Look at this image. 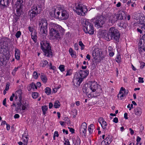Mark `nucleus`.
Returning a JSON list of instances; mask_svg holds the SVG:
<instances>
[{"label":"nucleus","instance_id":"a19ab883","mask_svg":"<svg viewBox=\"0 0 145 145\" xmlns=\"http://www.w3.org/2000/svg\"><path fill=\"white\" fill-rule=\"evenodd\" d=\"M67 73L65 75V76H71L72 73V71L71 69H68L67 70Z\"/></svg>","mask_w":145,"mask_h":145},{"label":"nucleus","instance_id":"49530a36","mask_svg":"<svg viewBox=\"0 0 145 145\" xmlns=\"http://www.w3.org/2000/svg\"><path fill=\"white\" fill-rule=\"evenodd\" d=\"M9 84H7L6 85V87L5 89L4 90L3 92V93L4 95H5L6 93V91H8L9 88Z\"/></svg>","mask_w":145,"mask_h":145},{"label":"nucleus","instance_id":"58836bf2","mask_svg":"<svg viewBox=\"0 0 145 145\" xmlns=\"http://www.w3.org/2000/svg\"><path fill=\"white\" fill-rule=\"evenodd\" d=\"M31 86H32L33 91H36V89H37V86L34 83H31Z\"/></svg>","mask_w":145,"mask_h":145},{"label":"nucleus","instance_id":"774afa93","mask_svg":"<svg viewBox=\"0 0 145 145\" xmlns=\"http://www.w3.org/2000/svg\"><path fill=\"white\" fill-rule=\"evenodd\" d=\"M31 37L35 42H37V36H33Z\"/></svg>","mask_w":145,"mask_h":145},{"label":"nucleus","instance_id":"1a4fd4ad","mask_svg":"<svg viewBox=\"0 0 145 145\" xmlns=\"http://www.w3.org/2000/svg\"><path fill=\"white\" fill-rule=\"evenodd\" d=\"M73 10L77 14L84 16L88 12L87 7L80 3L76 4Z\"/></svg>","mask_w":145,"mask_h":145},{"label":"nucleus","instance_id":"7c9ffc66","mask_svg":"<svg viewBox=\"0 0 145 145\" xmlns=\"http://www.w3.org/2000/svg\"><path fill=\"white\" fill-rule=\"evenodd\" d=\"M44 91L47 95H49L51 93V89L49 87H46L44 89Z\"/></svg>","mask_w":145,"mask_h":145},{"label":"nucleus","instance_id":"0eeeda50","mask_svg":"<svg viewBox=\"0 0 145 145\" xmlns=\"http://www.w3.org/2000/svg\"><path fill=\"white\" fill-rule=\"evenodd\" d=\"M40 27V33L43 36V39L46 38L47 34L48 23L45 18L42 19L39 24Z\"/></svg>","mask_w":145,"mask_h":145},{"label":"nucleus","instance_id":"4c0bfd02","mask_svg":"<svg viewBox=\"0 0 145 145\" xmlns=\"http://www.w3.org/2000/svg\"><path fill=\"white\" fill-rule=\"evenodd\" d=\"M117 97L118 99L121 100L124 99V97H125V96L124 95L123 93L120 94V93L118 94Z\"/></svg>","mask_w":145,"mask_h":145},{"label":"nucleus","instance_id":"603ef678","mask_svg":"<svg viewBox=\"0 0 145 145\" xmlns=\"http://www.w3.org/2000/svg\"><path fill=\"white\" fill-rule=\"evenodd\" d=\"M5 44L6 45H5L4 44H3V46H1L0 48V49H1L3 50V49H6L8 47V43H7H7H6Z\"/></svg>","mask_w":145,"mask_h":145},{"label":"nucleus","instance_id":"de8ad7c7","mask_svg":"<svg viewBox=\"0 0 145 145\" xmlns=\"http://www.w3.org/2000/svg\"><path fill=\"white\" fill-rule=\"evenodd\" d=\"M73 114L72 115H73V117L75 118L76 117V115L77 114V110L76 109H73L72 111Z\"/></svg>","mask_w":145,"mask_h":145},{"label":"nucleus","instance_id":"bf43d9fd","mask_svg":"<svg viewBox=\"0 0 145 145\" xmlns=\"http://www.w3.org/2000/svg\"><path fill=\"white\" fill-rule=\"evenodd\" d=\"M141 140V138L140 137H139V136L137 137V139L136 140V141H137V142L136 143V144L137 145H138V143Z\"/></svg>","mask_w":145,"mask_h":145},{"label":"nucleus","instance_id":"6ab92c4d","mask_svg":"<svg viewBox=\"0 0 145 145\" xmlns=\"http://www.w3.org/2000/svg\"><path fill=\"white\" fill-rule=\"evenodd\" d=\"M10 1V0H0V5L3 6L2 8H4L5 7L8 5Z\"/></svg>","mask_w":145,"mask_h":145},{"label":"nucleus","instance_id":"c85d7f7f","mask_svg":"<svg viewBox=\"0 0 145 145\" xmlns=\"http://www.w3.org/2000/svg\"><path fill=\"white\" fill-rule=\"evenodd\" d=\"M22 105L21 107V109L22 110H25L28 105L25 101H22Z\"/></svg>","mask_w":145,"mask_h":145},{"label":"nucleus","instance_id":"393cba45","mask_svg":"<svg viewBox=\"0 0 145 145\" xmlns=\"http://www.w3.org/2000/svg\"><path fill=\"white\" fill-rule=\"evenodd\" d=\"M108 49L109 53V55L110 57H113L114 55V51L113 48L109 46L108 47Z\"/></svg>","mask_w":145,"mask_h":145},{"label":"nucleus","instance_id":"052dcab7","mask_svg":"<svg viewBox=\"0 0 145 145\" xmlns=\"http://www.w3.org/2000/svg\"><path fill=\"white\" fill-rule=\"evenodd\" d=\"M28 29L29 31L31 33L33 32L34 30V29L32 27L29 26L28 27Z\"/></svg>","mask_w":145,"mask_h":145},{"label":"nucleus","instance_id":"c9c22d12","mask_svg":"<svg viewBox=\"0 0 145 145\" xmlns=\"http://www.w3.org/2000/svg\"><path fill=\"white\" fill-rule=\"evenodd\" d=\"M60 103L58 101H56L54 103V107L55 108H59L60 106Z\"/></svg>","mask_w":145,"mask_h":145},{"label":"nucleus","instance_id":"680f3d73","mask_svg":"<svg viewBox=\"0 0 145 145\" xmlns=\"http://www.w3.org/2000/svg\"><path fill=\"white\" fill-rule=\"evenodd\" d=\"M74 49L75 50H78V46L77 43H75L74 45Z\"/></svg>","mask_w":145,"mask_h":145},{"label":"nucleus","instance_id":"aec40b11","mask_svg":"<svg viewBox=\"0 0 145 145\" xmlns=\"http://www.w3.org/2000/svg\"><path fill=\"white\" fill-rule=\"evenodd\" d=\"M40 78L43 83L45 84L48 81V78L46 75L43 73L40 74Z\"/></svg>","mask_w":145,"mask_h":145},{"label":"nucleus","instance_id":"b1692460","mask_svg":"<svg viewBox=\"0 0 145 145\" xmlns=\"http://www.w3.org/2000/svg\"><path fill=\"white\" fill-rule=\"evenodd\" d=\"M100 52L99 50V49L97 48L95 49L93 51L92 55L93 57L95 58V57L99 56H100Z\"/></svg>","mask_w":145,"mask_h":145},{"label":"nucleus","instance_id":"4468645a","mask_svg":"<svg viewBox=\"0 0 145 145\" xmlns=\"http://www.w3.org/2000/svg\"><path fill=\"white\" fill-rule=\"evenodd\" d=\"M112 140V136L108 135L106 138L101 142V145H107L110 144Z\"/></svg>","mask_w":145,"mask_h":145},{"label":"nucleus","instance_id":"13d9d810","mask_svg":"<svg viewBox=\"0 0 145 145\" xmlns=\"http://www.w3.org/2000/svg\"><path fill=\"white\" fill-rule=\"evenodd\" d=\"M31 37L33 36H37L36 32L35 31H34L33 32L31 33Z\"/></svg>","mask_w":145,"mask_h":145},{"label":"nucleus","instance_id":"a878e982","mask_svg":"<svg viewBox=\"0 0 145 145\" xmlns=\"http://www.w3.org/2000/svg\"><path fill=\"white\" fill-rule=\"evenodd\" d=\"M48 63V62L46 60L43 59L40 61V67H44L47 65Z\"/></svg>","mask_w":145,"mask_h":145},{"label":"nucleus","instance_id":"2f4dec72","mask_svg":"<svg viewBox=\"0 0 145 145\" xmlns=\"http://www.w3.org/2000/svg\"><path fill=\"white\" fill-rule=\"evenodd\" d=\"M69 52L70 54L72 57H73L74 56H76V53L71 48L69 49Z\"/></svg>","mask_w":145,"mask_h":145},{"label":"nucleus","instance_id":"f257e3e1","mask_svg":"<svg viewBox=\"0 0 145 145\" xmlns=\"http://www.w3.org/2000/svg\"><path fill=\"white\" fill-rule=\"evenodd\" d=\"M103 37L107 41L113 40L118 42L120 38V34L117 29L112 27L110 28L108 33L103 34Z\"/></svg>","mask_w":145,"mask_h":145},{"label":"nucleus","instance_id":"5fc2aeb1","mask_svg":"<svg viewBox=\"0 0 145 145\" xmlns=\"http://www.w3.org/2000/svg\"><path fill=\"white\" fill-rule=\"evenodd\" d=\"M138 50L139 52V54H142L143 53L142 49V46H140L138 48Z\"/></svg>","mask_w":145,"mask_h":145},{"label":"nucleus","instance_id":"ddd939ff","mask_svg":"<svg viewBox=\"0 0 145 145\" xmlns=\"http://www.w3.org/2000/svg\"><path fill=\"white\" fill-rule=\"evenodd\" d=\"M98 121L104 132L108 130V128L107 127V123L103 118H100Z\"/></svg>","mask_w":145,"mask_h":145},{"label":"nucleus","instance_id":"864d4df0","mask_svg":"<svg viewBox=\"0 0 145 145\" xmlns=\"http://www.w3.org/2000/svg\"><path fill=\"white\" fill-rule=\"evenodd\" d=\"M135 1H136V0H132V1L131 6L133 7H135L137 5Z\"/></svg>","mask_w":145,"mask_h":145},{"label":"nucleus","instance_id":"20e7f679","mask_svg":"<svg viewBox=\"0 0 145 145\" xmlns=\"http://www.w3.org/2000/svg\"><path fill=\"white\" fill-rule=\"evenodd\" d=\"M55 17L60 18L62 20H66L69 17V14L63 5H60L52 11Z\"/></svg>","mask_w":145,"mask_h":145},{"label":"nucleus","instance_id":"a211bd4d","mask_svg":"<svg viewBox=\"0 0 145 145\" xmlns=\"http://www.w3.org/2000/svg\"><path fill=\"white\" fill-rule=\"evenodd\" d=\"M15 57L16 59L17 60H19L20 58V51L17 48H15Z\"/></svg>","mask_w":145,"mask_h":145},{"label":"nucleus","instance_id":"39448f33","mask_svg":"<svg viewBox=\"0 0 145 145\" xmlns=\"http://www.w3.org/2000/svg\"><path fill=\"white\" fill-rule=\"evenodd\" d=\"M40 45L44 55L48 57H52V53L49 42L47 41L43 40L40 42Z\"/></svg>","mask_w":145,"mask_h":145},{"label":"nucleus","instance_id":"ea45409f","mask_svg":"<svg viewBox=\"0 0 145 145\" xmlns=\"http://www.w3.org/2000/svg\"><path fill=\"white\" fill-rule=\"evenodd\" d=\"M65 66L63 65H61L58 68L60 71L63 72L65 71Z\"/></svg>","mask_w":145,"mask_h":145},{"label":"nucleus","instance_id":"f3484780","mask_svg":"<svg viewBox=\"0 0 145 145\" xmlns=\"http://www.w3.org/2000/svg\"><path fill=\"white\" fill-rule=\"evenodd\" d=\"M17 106H16L15 108V111L16 113H18L20 112L21 110V107L22 105V101H18L16 103Z\"/></svg>","mask_w":145,"mask_h":145},{"label":"nucleus","instance_id":"e2e57ef3","mask_svg":"<svg viewBox=\"0 0 145 145\" xmlns=\"http://www.w3.org/2000/svg\"><path fill=\"white\" fill-rule=\"evenodd\" d=\"M69 129V131L71 132L72 134H73L74 133V129L72 128L68 127Z\"/></svg>","mask_w":145,"mask_h":145},{"label":"nucleus","instance_id":"dca6fc26","mask_svg":"<svg viewBox=\"0 0 145 145\" xmlns=\"http://www.w3.org/2000/svg\"><path fill=\"white\" fill-rule=\"evenodd\" d=\"M134 112L136 115L139 117L142 114V110L140 107H138L134 109Z\"/></svg>","mask_w":145,"mask_h":145},{"label":"nucleus","instance_id":"69168bd1","mask_svg":"<svg viewBox=\"0 0 145 145\" xmlns=\"http://www.w3.org/2000/svg\"><path fill=\"white\" fill-rule=\"evenodd\" d=\"M19 16H17V15H15V16H14V20H15V22H17L18 19H19Z\"/></svg>","mask_w":145,"mask_h":145},{"label":"nucleus","instance_id":"72a5a7b5","mask_svg":"<svg viewBox=\"0 0 145 145\" xmlns=\"http://www.w3.org/2000/svg\"><path fill=\"white\" fill-rule=\"evenodd\" d=\"M87 131V129L80 127V132L81 134L85 135Z\"/></svg>","mask_w":145,"mask_h":145},{"label":"nucleus","instance_id":"6e6d98bb","mask_svg":"<svg viewBox=\"0 0 145 145\" xmlns=\"http://www.w3.org/2000/svg\"><path fill=\"white\" fill-rule=\"evenodd\" d=\"M138 83H143L144 82L143 78L141 77H139L138 78Z\"/></svg>","mask_w":145,"mask_h":145},{"label":"nucleus","instance_id":"37998d69","mask_svg":"<svg viewBox=\"0 0 145 145\" xmlns=\"http://www.w3.org/2000/svg\"><path fill=\"white\" fill-rule=\"evenodd\" d=\"M64 140L65 141L64 145H71L69 140L68 139H66V138L64 137Z\"/></svg>","mask_w":145,"mask_h":145},{"label":"nucleus","instance_id":"f8f14e48","mask_svg":"<svg viewBox=\"0 0 145 145\" xmlns=\"http://www.w3.org/2000/svg\"><path fill=\"white\" fill-rule=\"evenodd\" d=\"M82 91L89 97H92L91 93L92 92L90 86L88 87V85H84L83 86Z\"/></svg>","mask_w":145,"mask_h":145},{"label":"nucleus","instance_id":"cd10ccee","mask_svg":"<svg viewBox=\"0 0 145 145\" xmlns=\"http://www.w3.org/2000/svg\"><path fill=\"white\" fill-rule=\"evenodd\" d=\"M95 128V126L93 124H91L89 125L88 127V130L90 134H91L93 133Z\"/></svg>","mask_w":145,"mask_h":145},{"label":"nucleus","instance_id":"7ed1b4c3","mask_svg":"<svg viewBox=\"0 0 145 145\" xmlns=\"http://www.w3.org/2000/svg\"><path fill=\"white\" fill-rule=\"evenodd\" d=\"M89 72L88 70H80L76 72L73 80L74 85L75 86H80L84 79L88 75Z\"/></svg>","mask_w":145,"mask_h":145},{"label":"nucleus","instance_id":"bb28decb","mask_svg":"<svg viewBox=\"0 0 145 145\" xmlns=\"http://www.w3.org/2000/svg\"><path fill=\"white\" fill-rule=\"evenodd\" d=\"M115 61L118 63H120L121 61V58L120 53L118 52L116 58L115 59Z\"/></svg>","mask_w":145,"mask_h":145},{"label":"nucleus","instance_id":"4be33fe9","mask_svg":"<svg viewBox=\"0 0 145 145\" xmlns=\"http://www.w3.org/2000/svg\"><path fill=\"white\" fill-rule=\"evenodd\" d=\"M22 90L21 89H18L15 92V94L17 95L18 97V101H22Z\"/></svg>","mask_w":145,"mask_h":145},{"label":"nucleus","instance_id":"3c124183","mask_svg":"<svg viewBox=\"0 0 145 145\" xmlns=\"http://www.w3.org/2000/svg\"><path fill=\"white\" fill-rule=\"evenodd\" d=\"M9 40V38L6 37H3L2 39V40H3V44H5V43H6V42H7L8 40Z\"/></svg>","mask_w":145,"mask_h":145},{"label":"nucleus","instance_id":"f03ea898","mask_svg":"<svg viewBox=\"0 0 145 145\" xmlns=\"http://www.w3.org/2000/svg\"><path fill=\"white\" fill-rule=\"evenodd\" d=\"M63 29L60 25L57 24H53L52 25V27L50 28L49 34L53 40H56L58 39L61 38L60 33H62L63 34Z\"/></svg>","mask_w":145,"mask_h":145},{"label":"nucleus","instance_id":"473e14b6","mask_svg":"<svg viewBox=\"0 0 145 145\" xmlns=\"http://www.w3.org/2000/svg\"><path fill=\"white\" fill-rule=\"evenodd\" d=\"M31 96L33 99H35L39 97V94L37 92H33L32 93Z\"/></svg>","mask_w":145,"mask_h":145},{"label":"nucleus","instance_id":"f704fd0d","mask_svg":"<svg viewBox=\"0 0 145 145\" xmlns=\"http://www.w3.org/2000/svg\"><path fill=\"white\" fill-rule=\"evenodd\" d=\"M41 108L43 115H45L46 114V112L47 111L48 109L47 106H42Z\"/></svg>","mask_w":145,"mask_h":145},{"label":"nucleus","instance_id":"338daca9","mask_svg":"<svg viewBox=\"0 0 145 145\" xmlns=\"http://www.w3.org/2000/svg\"><path fill=\"white\" fill-rule=\"evenodd\" d=\"M125 89L123 87H121L120 88L119 92V93H120V94L123 93V92H122V91H125Z\"/></svg>","mask_w":145,"mask_h":145},{"label":"nucleus","instance_id":"412c9836","mask_svg":"<svg viewBox=\"0 0 145 145\" xmlns=\"http://www.w3.org/2000/svg\"><path fill=\"white\" fill-rule=\"evenodd\" d=\"M115 16L114 15H112L109 17V19L108 21V24L110 25H112L116 21L115 18Z\"/></svg>","mask_w":145,"mask_h":145},{"label":"nucleus","instance_id":"9b49d317","mask_svg":"<svg viewBox=\"0 0 145 145\" xmlns=\"http://www.w3.org/2000/svg\"><path fill=\"white\" fill-rule=\"evenodd\" d=\"M23 0H16L15 3L16 12L19 16L21 15V11L22 10V6L23 5Z\"/></svg>","mask_w":145,"mask_h":145},{"label":"nucleus","instance_id":"0e129e2a","mask_svg":"<svg viewBox=\"0 0 145 145\" xmlns=\"http://www.w3.org/2000/svg\"><path fill=\"white\" fill-rule=\"evenodd\" d=\"M113 121L115 123H117L118 122V120L117 117H115L113 120Z\"/></svg>","mask_w":145,"mask_h":145},{"label":"nucleus","instance_id":"423d86ee","mask_svg":"<svg viewBox=\"0 0 145 145\" xmlns=\"http://www.w3.org/2000/svg\"><path fill=\"white\" fill-rule=\"evenodd\" d=\"M93 19L86 20L84 24L83 30L86 33L93 35L94 33Z\"/></svg>","mask_w":145,"mask_h":145},{"label":"nucleus","instance_id":"09e8293b","mask_svg":"<svg viewBox=\"0 0 145 145\" xmlns=\"http://www.w3.org/2000/svg\"><path fill=\"white\" fill-rule=\"evenodd\" d=\"M81 128H83L84 129H87V124L85 122H84L81 125V127H80Z\"/></svg>","mask_w":145,"mask_h":145},{"label":"nucleus","instance_id":"5701e85b","mask_svg":"<svg viewBox=\"0 0 145 145\" xmlns=\"http://www.w3.org/2000/svg\"><path fill=\"white\" fill-rule=\"evenodd\" d=\"M139 23L142 25V26L141 27V29L144 28L145 30V17H140L139 19Z\"/></svg>","mask_w":145,"mask_h":145},{"label":"nucleus","instance_id":"e433bc0d","mask_svg":"<svg viewBox=\"0 0 145 145\" xmlns=\"http://www.w3.org/2000/svg\"><path fill=\"white\" fill-rule=\"evenodd\" d=\"M40 75V73H38L36 71H34L33 73V77L34 78L36 79L38 78Z\"/></svg>","mask_w":145,"mask_h":145},{"label":"nucleus","instance_id":"9d476101","mask_svg":"<svg viewBox=\"0 0 145 145\" xmlns=\"http://www.w3.org/2000/svg\"><path fill=\"white\" fill-rule=\"evenodd\" d=\"M93 19L95 25L97 28L102 27L105 22V17L103 15L97 16Z\"/></svg>","mask_w":145,"mask_h":145},{"label":"nucleus","instance_id":"6e6552de","mask_svg":"<svg viewBox=\"0 0 145 145\" xmlns=\"http://www.w3.org/2000/svg\"><path fill=\"white\" fill-rule=\"evenodd\" d=\"M42 10V6L38 4H34L31 7L28 12V14L31 19H33L39 14H40Z\"/></svg>","mask_w":145,"mask_h":145},{"label":"nucleus","instance_id":"c756f323","mask_svg":"<svg viewBox=\"0 0 145 145\" xmlns=\"http://www.w3.org/2000/svg\"><path fill=\"white\" fill-rule=\"evenodd\" d=\"M47 67L49 69H52L53 70H56V67L54 65H52V63L51 62L49 63H48L47 65Z\"/></svg>","mask_w":145,"mask_h":145},{"label":"nucleus","instance_id":"4d7b16f0","mask_svg":"<svg viewBox=\"0 0 145 145\" xmlns=\"http://www.w3.org/2000/svg\"><path fill=\"white\" fill-rule=\"evenodd\" d=\"M140 68L141 69H143L145 66V63L142 61H141L140 62Z\"/></svg>","mask_w":145,"mask_h":145},{"label":"nucleus","instance_id":"a18cd8bd","mask_svg":"<svg viewBox=\"0 0 145 145\" xmlns=\"http://www.w3.org/2000/svg\"><path fill=\"white\" fill-rule=\"evenodd\" d=\"M76 143L77 145H80L81 143V140L80 137L78 136L76 138Z\"/></svg>","mask_w":145,"mask_h":145},{"label":"nucleus","instance_id":"c03bdc74","mask_svg":"<svg viewBox=\"0 0 145 145\" xmlns=\"http://www.w3.org/2000/svg\"><path fill=\"white\" fill-rule=\"evenodd\" d=\"M125 24L122 21H121L120 23L118 24V25L121 27H124L125 26Z\"/></svg>","mask_w":145,"mask_h":145},{"label":"nucleus","instance_id":"79ce46f5","mask_svg":"<svg viewBox=\"0 0 145 145\" xmlns=\"http://www.w3.org/2000/svg\"><path fill=\"white\" fill-rule=\"evenodd\" d=\"M79 45L81 46L80 49L81 50H83L84 49L85 46L83 44L82 41H80L79 42Z\"/></svg>","mask_w":145,"mask_h":145},{"label":"nucleus","instance_id":"8fccbe9b","mask_svg":"<svg viewBox=\"0 0 145 145\" xmlns=\"http://www.w3.org/2000/svg\"><path fill=\"white\" fill-rule=\"evenodd\" d=\"M21 35V32L20 31H18L15 34V36L17 38H18L20 37Z\"/></svg>","mask_w":145,"mask_h":145},{"label":"nucleus","instance_id":"2eb2a0df","mask_svg":"<svg viewBox=\"0 0 145 145\" xmlns=\"http://www.w3.org/2000/svg\"><path fill=\"white\" fill-rule=\"evenodd\" d=\"M90 86V88H91V89L92 90V91L94 92L98 89L99 85L97 84V82L94 81L91 82V85Z\"/></svg>","mask_w":145,"mask_h":145}]
</instances>
